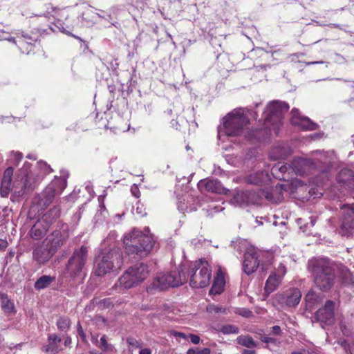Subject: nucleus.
I'll use <instances>...</instances> for the list:
<instances>
[{
  "instance_id": "nucleus-1",
  "label": "nucleus",
  "mask_w": 354,
  "mask_h": 354,
  "mask_svg": "<svg viewBox=\"0 0 354 354\" xmlns=\"http://www.w3.org/2000/svg\"><path fill=\"white\" fill-rule=\"evenodd\" d=\"M68 235L60 230H55L40 243L34 246L32 259L39 264H45L64 245Z\"/></svg>"
},
{
  "instance_id": "nucleus-2",
  "label": "nucleus",
  "mask_w": 354,
  "mask_h": 354,
  "mask_svg": "<svg viewBox=\"0 0 354 354\" xmlns=\"http://www.w3.org/2000/svg\"><path fill=\"white\" fill-rule=\"evenodd\" d=\"M308 270L311 272L316 286L322 291H328L334 284L335 268L326 259H313L308 261Z\"/></svg>"
},
{
  "instance_id": "nucleus-3",
  "label": "nucleus",
  "mask_w": 354,
  "mask_h": 354,
  "mask_svg": "<svg viewBox=\"0 0 354 354\" xmlns=\"http://www.w3.org/2000/svg\"><path fill=\"white\" fill-rule=\"evenodd\" d=\"M154 241L151 235L145 234L138 230H133L124 237L126 252L136 254L139 257L147 256L153 248Z\"/></svg>"
},
{
  "instance_id": "nucleus-4",
  "label": "nucleus",
  "mask_w": 354,
  "mask_h": 354,
  "mask_svg": "<svg viewBox=\"0 0 354 354\" xmlns=\"http://www.w3.org/2000/svg\"><path fill=\"white\" fill-rule=\"evenodd\" d=\"M189 284L194 288L207 286L211 281V270L207 261L199 260L189 264H183Z\"/></svg>"
},
{
  "instance_id": "nucleus-5",
  "label": "nucleus",
  "mask_w": 354,
  "mask_h": 354,
  "mask_svg": "<svg viewBox=\"0 0 354 354\" xmlns=\"http://www.w3.org/2000/svg\"><path fill=\"white\" fill-rule=\"evenodd\" d=\"M249 120L242 109H234L223 118V127L218 129V138L221 140L224 136H237L241 135Z\"/></svg>"
},
{
  "instance_id": "nucleus-6",
  "label": "nucleus",
  "mask_w": 354,
  "mask_h": 354,
  "mask_svg": "<svg viewBox=\"0 0 354 354\" xmlns=\"http://www.w3.org/2000/svg\"><path fill=\"white\" fill-rule=\"evenodd\" d=\"M187 281L188 276L185 274L183 264L178 271H171L158 275L147 287V290L152 294L156 291L164 290L169 287L178 286Z\"/></svg>"
},
{
  "instance_id": "nucleus-7",
  "label": "nucleus",
  "mask_w": 354,
  "mask_h": 354,
  "mask_svg": "<svg viewBox=\"0 0 354 354\" xmlns=\"http://www.w3.org/2000/svg\"><path fill=\"white\" fill-rule=\"evenodd\" d=\"M149 275V269L145 263H138L129 268L118 279L114 288L120 290L136 287L142 283Z\"/></svg>"
},
{
  "instance_id": "nucleus-8",
  "label": "nucleus",
  "mask_w": 354,
  "mask_h": 354,
  "mask_svg": "<svg viewBox=\"0 0 354 354\" xmlns=\"http://www.w3.org/2000/svg\"><path fill=\"white\" fill-rule=\"evenodd\" d=\"M123 255L118 248L103 251L99 257L95 273L102 276L111 272H116L123 266Z\"/></svg>"
},
{
  "instance_id": "nucleus-9",
  "label": "nucleus",
  "mask_w": 354,
  "mask_h": 354,
  "mask_svg": "<svg viewBox=\"0 0 354 354\" xmlns=\"http://www.w3.org/2000/svg\"><path fill=\"white\" fill-rule=\"evenodd\" d=\"M317 156L313 158L300 159L299 163L302 166L308 167L309 169H317L322 172L327 171L331 167L335 158L333 151H315L313 152Z\"/></svg>"
},
{
  "instance_id": "nucleus-10",
  "label": "nucleus",
  "mask_w": 354,
  "mask_h": 354,
  "mask_svg": "<svg viewBox=\"0 0 354 354\" xmlns=\"http://www.w3.org/2000/svg\"><path fill=\"white\" fill-rule=\"evenodd\" d=\"M60 211L57 207L51 209L38 219L30 230V236L39 240L42 238L49 229L50 225L59 216Z\"/></svg>"
},
{
  "instance_id": "nucleus-11",
  "label": "nucleus",
  "mask_w": 354,
  "mask_h": 354,
  "mask_svg": "<svg viewBox=\"0 0 354 354\" xmlns=\"http://www.w3.org/2000/svg\"><path fill=\"white\" fill-rule=\"evenodd\" d=\"M66 187V180L64 177L55 178L39 196V205L41 208L47 207L56 196L62 194Z\"/></svg>"
},
{
  "instance_id": "nucleus-12",
  "label": "nucleus",
  "mask_w": 354,
  "mask_h": 354,
  "mask_svg": "<svg viewBox=\"0 0 354 354\" xmlns=\"http://www.w3.org/2000/svg\"><path fill=\"white\" fill-rule=\"evenodd\" d=\"M288 109V104L284 102L279 100L270 102L263 113L264 119L272 125L278 126L281 124L283 115Z\"/></svg>"
},
{
  "instance_id": "nucleus-13",
  "label": "nucleus",
  "mask_w": 354,
  "mask_h": 354,
  "mask_svg": "<svg viewBox=\"0 0 354 354\" xmlns=\"http://www.w3.org/2000/svg\"><path fill=\"white\" fill-rule=\"evenodd\" d=\"M88 257V248L81 246L75 249L68 259L66 265V271L71 277L78 275L83 270Z\"/></svg>"
},
{
  "instance_id": "nucleus-14",
  "label": "nucleus",
  "mask_w": 354,
  "mask_h": 354,
  "mask_svg": "<svg viewBox=\"0 0 354 354\" xmlns=\"http://www.w3.org/2000/svg\"><path fill=\"white\" fill-rule=\"evenodd\" d=\"M343 219L339 229V234L342 236H349L354 230V204L344 205Z\"/></svg>"
},
{
  "instance_id": "nucleus-15",
  "label": "nucleus",
  "mask_w": 354,
  "mask_h": 354,
  "mask_svg": "<svg viewBox=\"0 0 354 354\" xmlns=\"http://www.w3.org/2000/svg\"><path fill=\"white\" fill-rule=\"evenodd\" d=\"M259 255L254 248L250 247L246 250L244 254V260L243 263V268L244 272L250 275L255 272L259 266Z\"/></svg>"
},
{
  "instance_id": "nucleus-16",
  "label": "nucleus",
  "mask_w": 354,
  "mask_h": 354,
  "mask_svg": "<svg viewBox=\"0 0 354 354\" xmlns=\"http://www.w3.org/2000/svg\"><path fill=\"white\" fill-rule=\"evenodd\" d=\"M291 124L303 130L312 131L317 128V124L310 120L308 117L301 115L297 109H292L291 111Z\"/></svg>"
},
{
  "instance_id": "nucleus-17",
  "label": "nucleus",
  "mask_w": 354,
  "mask_h": 354,
  "mask_svg": "<svg viewBox=\"0 0 354 354\" xmlns=\"http://www.w3.org/2000/svg\"><path fill=\"white\" fill-rule=\"evenodd\" d=\"M335 303L328 300L323 308H319L315 315L316 319L326 324H332L334 322Z\"/></svg>"
},
{
  "instance_id": "nucleus-18",
  "label": "nucleus",
  "mask_w": 354,
  "mask_h": 354,
  "mask_svg": "<svg viewBox=\"0 0 354 354\" xmlns=\"http://www.w3.org/2000/svg\"><path fill=\"white\" fill-rule=\"evenodd\" d=\"M198 187L201 192L225 193V189L222 186L221 182L215 179L201 180L198 183Z\"/></svg>"
},
{
  "instance_id": "nucleus-19",
  "label": "nucleus",
  "mask_w": 354,
  "mask_h": 354,
  "mask_svg": "<svg viewBox=\"0 0 354 354\" xmlns=\"http://www.w3.org/2000/svg\"><path fill=\"white\" fill-rule=\"evenodd\" d=\"M301 298V292L298 288L288 290L281 297L280 302L288 308L297 306Z\"/></svg>"
},
{
  "instance_id": "nucleus-20",
  "label": "nucleus",
  "mask_w": 354,
  "mask_h": 354,
  "mask_svg": "<svg viewBox=\"0 0 354 354\" xmlns=\"http://www.w3.org/2000/svg\"><path fill=\"white\" fill-rule=\"evenodd\" d=\"M254 202V194L248 191H236L231 199V203L235 206L247 205Z\"/></svg>"
},
{
  "instance_id": "nucleus-21",
  "label": "nucleus",
  "mask_w": 354,
  "mask_h": 354,
  "mask_svg": "<svg viewBox=\"0 0 354 354\" xmlns=\"http://www.w3.org/2000/svg\"><path fill=\"white\" fill-rule=\"evenodd\" d=\"M292 152L289 146L284 143H279L274 146L269 152V157L271 160L284 159Z\"/></svg>"
},
{
  "instance_id": "nucleus-22",
  "label": "nucleus",
  "mask_w": 354,
  "mask_h": 354,
  "mask_svg": "<svg viewBox=\"0 0 354 354\" xmlns=\"http://www.w3.org/2000/svg\"><path fill=\"white\" fill-rule=\"evenodd\" d=\"M337 180L339 183L348 187L350 189H354V172L348 169H342L337 176Z\"/></svg>"
},
{
  "instance_id": "nucleus-23",
  "label": "nucleus",
  "mask_w": 354,
  "mask_h": 354,
  "mask_svg": "<svg viewBox=\"0 0 354 354\" xmlns=\"http://www.w3.org/2000/svg\"><path fill=\"white\" fill-rule=\"evenodd\" d=\"M323 299V295L317 293L314 290H310L305 297L306 308L311 310Z\"/></svg>"
},
{
  "instance_id": "nucleus-24",
  "label": "nucleus",
  "mask_w": 354,
  "mask_h": 354,
  "mask_svg": "<svg viewBox=\"0 0 354 354\" xmlns=\"http://www.w3.org/2000/svg\"><path fill=\"white\" fill-rule=\"evenodd\" d=\"M280 274H277L275 272L272 274L268 278L265 285V292L267 295L274 291L279 286L281 281Z\"/></svg>"
},
{
  "instance_id": "nucleus-25",
  "label": "nucleus",
  "mask_w": 354,
  "mask_h": 354,
  "mask_svg": "<svg viewBox=\"0 0 354 354\" xmlns=\"http://www.w3.org/2000/svg\"><path fill=\"white\" fill-rule=\"evenodd\" d=\"M269 180V176L267 172L261 171L249 175L246 181L249 184L261 185Z\"/></svg>"
},
{
  "instance_id": "nucleus-26",
  "label": "nucleus",
  "mask_w": 354,
  "mask_h": 354,
  "mask_svg": "<svg viewBox=\"0 0 354 354\" xmlns=\"http://www.w3.org/2000/svg\"><path fill=\"white\" fill-rule=\"evenodd\" d=\"M92 342L99 347L105 354H113L114 353V347L106 341V335H103L100 340L97 337H92Z\"/></svg>"
},
{
  "instance_id": "nucleus-27",
  "label": "nucleus",
  "mask_w": 354,
  "mask_h": 354,
  "mask_svg": "<svg viewBox=\"0 0 354 354\" xmlns=\"http://www.w3.org/2000/svg\"><path fill=\"white\" fill-rule=\"evenodd\" d=\"M48 344L43 346L42 350L46 353H55L59 351L57 344L61 342V338L56 334H50L48 337Z\"/></svg>"
},
{
  "instance_id": "nucleus-28",
  "label": "nucleus",
  "mask_w": 354,
  "mask_h": 354,
  "mask_svg": "<svg viewBox=\"0 0 354 354\" xmlns=\"http://www.w3.org/2000/svg\"><path fill=\"white\" fill-rule=\"evenodd\" d=\"M285 190L284 186L282 185L277 184L274 189H272L271 193L266 194V198L274 203L281 202L283 198V192Z\"/></svg>"
},
{
  "instance_id": "nucleus-29",
  "label": "nucleus",
  "mask_w": 354,
  "mask_h": 354,
  "mask_svg": "<svg viewBox=\"0 0 354 354\" xmlns=\"http://www.w3.org/2000/svg\"><path fill=\"white\" fill-rule=\"evenodd\" d=\"M309 222H307L305 221L304 218H299L297 220V225L299 226L300 230L307 234H311L312 232V227L315 225L316 223V217L315 216H310L309 217Z\"/></svg>"
},
{
  "instance_id": "nucleus-30",
  "label": "nucleus",
  "mask_w": 354,
  "mask_h": 354,
  "mask_svg": "<svg viewBox=\"0 0 354 354\" xmlns=\"http://www.w3.org/2000/svg\"><path fill=\"white\" fill-rule=\"evenodd\" d=\"M288 171L286 165L278 162L272 166L271 169L272 175L277 179L282 180L285 178V174Z\"/></svg>"
},
{
  "instance_id": "nucleus-31",
  "label": "nucleus",
  "mask_w": 354,
  "mask_h": 354,
  "mask_svg": "<svg viewBox=\"0 0 354 354\" xmlns=\"http://www.w3.org/2000/svg\"><path fill=\"white\" fill-rule=\"evenodd\" d=\"M55 278L48 275H43L35 283V288L37 290L44 289L55 281Z\"/></svg>"
},
{
  "instance_id": "nucleus-32",
  "label": "nucleus",
  "mask_w": 354,
  "mask_h": 354,
  "mask_svg": "<svg viewBox=\"0 0 354 354\" xmlns=\"http://www.w3.org/2000/svg\"><path fill=\"white\" fill-rule=\"evenodd\" d=\"M225 286V281L222 277H216L213 283V286L209 290V294L219 295L221 294Z\"/></svg>"
},
{
  "instance_id": "nucleus-33",
  "label": "nucleus",
  "mask_w": 354,
  "mask_h": 354,
  "mask_svg": "<svg viewBox=\"0 0 354 354\" xmlns=\"http://www.w3.org/2000/svg\"><path fill=\"white\" fill-rule=\"evenodd\" d=\"M1 307L6 313H12L15 312V306L6 295H1Z\"/></svg>"
},
{
  "instance_id": "nucleus-34",
  "label": "nucleus",
  "mask_w": 354,
  "mask_h": 354,
  "mask_svg": "<svg viewBox=\"0 0 354 354\" xmlns=\"http://www.w3.org/2000/svg\"><path fill=\"white\" fill-rule=\"evenodd\" d=\"M236 342L239 344L249 348L257 346V343L249 335H240L236 338Z\"/></svg>"
},
{
  "instance_id": "nucleus-35",
  "label": "nucleus",
  "mask_w": 354,
  "mask_h": 354,
  "mask_svg": "<svg viewBox=\"0 0 354 354\" xmlns=\"http://www.w3.org/2000/svg\"><path fill=\"white\" fill-rule=\"evenodd\" d=\"M71 325V319L67 317H60L56 322L57 328L62 332H67Z\"/></svg>"
},
{
  "instance_id": "nucleus-36",
  "label": "nucleus",
  "mask_w": 354,
  "mask_h": 354,
  "mask_svg": "<svg viewBox=\"0 0 354 354\" xmlns=\"http://www.w3.org/2000/svg\"><path fill=\"white\" fill-rule=\"evenodd\" d=\"M185 199H179L178 202V208L179 211L183 213L192 212L196 209V206H188L187 203H185Z\"/></svg>"
},
{
  "instance_id": "nucleus-37",
  "label": "nucleus",
  "mask_w": 354,
  "mask_h": 354,
  "mask_svg": "<svg viewBox=\"0 0 354 354\" xmlns=\"http://www.w3.org/2000/svg\"><path fill=\"white\" fill-rule=\"evenodd\" d=\"M220 331L225 335L237 334L239 333V328L234 325L227 324L222 326Z\"/></svg>"
},
{
  "instance_id": "nucleus-38",
  "label": "nucleus",
  "mask_w": 354,
  "mask_h": 354,
  "mask_svg": "<svg viewBox=\"0 0 354 354\" xmlns=\"http://www.w3.org/2000/svg\"><path fill=\"white\" fill-rule=\"evenodd\" d=\"M27 181H28L27 175H25L24 177L21 178V187L20 189L18 191L17 189H15V192L17 194V196H21L25 194L26 189L29 187H28ZM14 187L15 189H17L16 183L14 185Z\"/></svg>"
},
{
  "instance_id": "nucleus-39",
  "label": "nucleus",
  "mask_w": 354,
  "mask_h": 354,
  "mask_svg": "<svg viewBox=\"0 0 354 354\" xmlns=\"http://www.w3.org/2000/svg\"><path fill=\"white\" fill-rule=\"evenodd\" d=\"M11 184L10 183L3 182L1 181V187H0V194L2 197H7L11 190Z\"/></svg>"
},
{
  "instance_id": "nucleus-40",
  "label": "nucleus",
  "mask_w": 354,
  "mask_h": 354,
  "mask_svg": "<svg viewBox=\"0 0 354 354\" xmlns=\"http://www.w3.org/2000/svg\"><path fill=\"white\" fill-rule=\"evenodd\" d=\"M38 168L41 170V176H44L52 172L53 169L45 162L40 161L37 163Z\"/></svg>"
},
{
  "instance_id": "nucleus-41",
  "label": "nucleus",
  "mask_w": 354,
  "mask_h": 354,
  "mask_svg": "<svg viewBox=\"0 0 354 354\" xmlns=\"http://www.w3.org/2000/svg\"><path fill=\"white\" fill-rule=\"evenodd\" d=\"M12 175H13V169L12 167L7 168L4 171L3 176L1 181L12 183Z\"/></svg>"
},
{
  "instance_id": "nucleus-42",
  "label": "nucleus",
  "mask_w": 354,
  "mask_h": 354,
  "mask_svg": "<svg viewBox=\"0 0 354 354\" xmlns=\"http://www.w3.org/2000/svg\"><path fill=\"white\" fill-rule=\"evenodd\" d=\"M210 349L208 348H205L203 349L189 348L187 351V354H210Z\"/></svg>"
},
{
  "instance_id": "nucleus-43",
  "label": "nucleus",
  "mask_w": 354,
  "mask_h": 354,
  "mask_svg": "<svg viewBox=\"0 0 354 354\" xmlns=\"http://www.w3.org/2000/svg\"><path fill=\"white\" fill-rule=\"evenodd\" d=\"M207 310L216 313H225L226 310L225 308L221 306L211 305L207 308Z\"/></svg>"
},
{
  "instance_id": "nucleus-44",
  "label": "nucleus",
  "mask_w": 354,
  "mask_h": 354,
  "mask_svg": "<svg viewBox=\"0 0 354 354\" xmlns=\"http://www.w3.org/2000/svg\"><path fill=\"white\" fill-rule=\"evenodd\" d=\"M223 209L222 207L210 205L208 206V209H206L207 215H212V212H218Z\"/></svg>"
},
{
  "instance_id": "nucleus-45",
  "label": "nucleus",
  "mask_w": 354,
  "mask_h": 354,
  "mask_svg": "<svg viewBox=\"0 0 354 354\" xmlns=\"http://www.w3.org/2000/svg\"><path fill=\"white\" fill-rule=\"evenodd\" d=\"M237 313L244 317H250L252 315V311L246 308L239 309Z\"/></svg>"
},
{
  "instance_id": "nucleus-46",
  "label": "nucleus",
  "mask_w": 354,
  "mask_h": 354,
  "mask_svg": "<svg viewBox=\"0 0 354 354\" xmlns=\"http://www.w3.org/2000/svg\"><path fill=\"white\" fill-rule=\"evenodd\" d=\"M77 335L82 338L83 341L86 339V335L83 331L82 327L80 322L77 325Z\"/></svg>"
},
{
  "instance_id": "nucleus-47",
  "label": "nucleus",
  "mask_w": 354,
  "mask_h": 354,
  "mask_svg": "<svg viewBox=\"0 0 354 354\" xmlns=\"http://www.w3.org/2000/svg\"><path fill=\"white\" fill-rule=\"evenodd\" d=\"M274 272L277 273V274H280L281 278H282V277L285 274L286 270L285 266L282 263H280L278 268Z\"/></svg>"
},
{
  "instance_id": "nucleus-48",
  "label": "nucleus",
  "mask_w": 354,
  "mask_h": 354,
  "mask_svg": "<svg viewBox=\"0 0 354 354\" xmlns=\"http://www.w3.org/2000/svg\"><path fill=\"white\" fill-rule=\"evenodd\" d=\"M261 340L265 343H267V344H269V343H271V344H276L277 343V340L276 339L274 338H272V337H264V336H262L260 337Z\"/></svg>"
},
{
  "instance_id": "nucleus-49",
  "label": "nucleus",
  "mask_w": 354,
  "mask_h": 354,
  "mask_svg": "<svg viewBox=\"0 0 354 354\" xmlns=\"http://www.w3.org/2000/svg\"><path fill=\"white\" fill-rule=\"evenodd\" d=\"M131 194L136 197V198H139L140 197V191H139V189L138 187L136 185H133L131 188Z\"/></svg>"
},
{
  "instance_id": "nucleus-50",
  "label": "nucleus",
  "mask_w": 354,
  "mask_h": 354,
  "mask_svg": "<svg viewBox=\"0 0 354 354\" xmlns=\"http://www.w3.org/2000/svg\"><path fill=\"white\" fill-rule=\"evenodd\" d=\"M171 335L176 337H179V338H182L184 339H187V335L185 333H181V332L174 330L171 332Z\"/></svg>"
},
{
  "instance_id": "nucleus-51",
  "label": "nucleus",
  "mask_w": 354,
  "mask_h": 354,
  "mask_svg": "<svg viewBox=\"0 0 354 354\" xmlns=\"http://www.w3.org/2000/svg\"><path fill=\"white\" fill-rule=\"evenodd\" d=\"M189 337H190V339H191V342L194 344H197L200 342V337L196 335H194V334H190L189 335Z\"/></svg>"
},
{
  "instance_id": "nucleus-52",
  "label": "nucleus",
  "mask_w": 354,
  "mask_h": 354,
  "mask_svg": "<svg viewBox=\"0 0 354 354\" xmlns=\"http://www.w3.org/2000/svg\"><path fill=\"white\" fill-rule=\"evenodd\" d=\"M281 332V328L279 326H274L272 327V333L274 335H279Z\"/></svg>"
},
{
  "instance_id": "nucleus-53",
  "label": "nucleus",
  "mask_w": 354,
  "mask_h": 354,
  "mask_svg": "<svg viewBox=\"0 0 354 354\" xmlns=\"http://www.w3.org/2000/svg\"><path fill=\"white\" fill-rule=\"evenodd\" d=\"M127 343L129 344V345H132V346H135L136 347H140V344L138 343V341H136V339H132V338H130V339H127Z\"/></svg>"
},
{
  "instance_id": "nucleus-54",
  "label": "nucleus",
  "mask_w": 354,
  "mask_h": 354,
  "mask_svg": "<svg viewBox=\"0 0 354 354\" xmlns=\"http://www.w3.org/2000/svg\"><path fill=\"white\" fill-rule=\"evenodd\" d=\"M82 216V211L81 208L79 209V210L74 214L73 219L76 220L77 221H79Z\"/></svg>"
},
{
  "instance_id": "nucleus-55",
  "label": "nucleus",
  "mask_w": 354,
  "mask_h": 354,
  "mask_svg": "<svg viewBox=\"0 0 354 354\" xmlns=\"http://www.w3.org/2000/svg\"><path fill=\"white\" fill-rule=\"evenodd\" d=\"M139 354H151V351L149 348H142L140 351Z\"/></svg>"
},
{
  "instance_id": "nucleus-56",
  "label": "nucleus",
  "mask_w": 354,
  "mask_h": 354,
  "mask_svg": "<svg viewBox=\"0 0 354 354\" xmlns=\"http://www.w3.org/2000/svg\"><path fill=\"white\" fill-rule=\"evenodd\" d=\"M101 303L104 305L105 307H109L111 305V301L109 299H103L102 300Z\"/></svg>"
},
{
  "instance_id": "nucleus-57",
  "label": "nucleus",
  "mask_w": 354,
  "mask_h": 354,
  "mask_svg": "<svg viewBox=\"0 0 354 354\" xmlns=\"http://www.w3.org/2000/svg\"><path fill=\"white\" fill-rule=\"evenodd\" d=\"M16 161L18 162L22 158V154L19 152H15L14 153Z\"/></svg>"
},
{
  "instance_id": "nucleus-58",
  "label": "nucleus",
  "mask_w": 354,
  "mask_h": 354,
  "mask_svg": "<svg viewBox=\"0 0 354 354\" xmlns=\"http://www.w3.org/2000/svg\"><path fill=\"white\" fill-rule=\"evenodd\" d=\"M7 241L3 240V239H0V248L1 249H3V248H6L7 247Z\"/></svg>"
},
{
  "instance_id": "nucleus-59",
  "label": "nucleus",
  "mask_w": 354,
  "mask_h": 354,
  "mask_svg": "<svg viewBox=\"0 0 354 354\" xmlns=\"http://www.w3.org/2000/svg\"><path fill=\"white\" fill-rule=\"evenodd\" d=\"M187 205L188 206H196L195 203H194V198H191L190 200H189L188 198L187 199Z\"/></svg>"
},
{
  "instance_id": "nucleus-60",
  "label": "nucleus",
  "mask_w": 354,
  "mask_h": 354,
  "mask_svg": "<svg viewBox=\"0 0 354 354\" xmlns=\"http://www.w3.org/2000/svg\"><path fill=\"white\" fill-rule=\"evenodd\" d=\"M71 344V338L70 337H66L64 340V345L69 346Z\"/></svg>"
},
{
  "instance_id": "nucleus-61",
  "label": "nucleus",
  "mask_w": 354,
  "mask_h": 354,
  "mask_svg": "<svg viewBox=\"0 0 354 354\" xmlns=\"http://www.w3.org/2000/svg\"><path fill=\"white\" fill-rule=\"evenodd\" d=\"M349 354H354V342L349 346Z\"/></svg>"
},
{
  "instance_id": "nucleus-62",
  "label": "nucleus",
  "mask_w": 354,
  "mask_h": 354,
  "mask_svg": "<svg viewBox=\"0 0 354 354\" xmlns=\"http://www.w3.org/2000/svg\"><path fill=\"white\" fill-rule=\"evenodd\" d=\"M243 354H256V352L253 350H244Z\"/></svg>"
},
{
  "instance_id": "nucleus-63",
  "label": "nucleus",
  "mask_w": 354,
  "mask_h": 354,
  "mask_svg": "<svg viewBox=\"0 0 354 354\" xmlns=\"http://www.w3.org/2000/svg\"><path fill=\"white\" fill-rule=\"evenodd\" d=\"M136 213L138 214H140L141 216H143L144 215L146 214L145 213L142 214L141 208L140 207H137V208H136Z\"/></svg>"
},
{
  "instance_id": "nucleus-64",
  "label": "nucleus",
  "mask_w": 354,
  "mask_h": 354,
  "mask_svg": "<svg viewBox=\"0 0 354 354\" xmlns=\"http://www.w3.org/2000/svg\"><path fill=\"white\" fill-rule=\"evenodd\" d=\"M268 269V268L267 265H266V263H263L261 264V270H262V271H263V272H266V270H267Z\"/></svg>"
}]
</instances>
